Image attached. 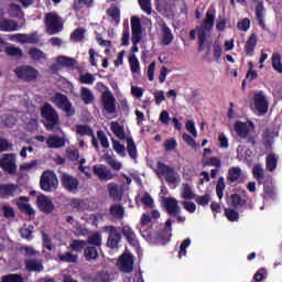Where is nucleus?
<instances>
[{
	"instance_id": "nucleus-1",
	"label": "nucleus",
	"mask_w": 282,
	"mask_h": 282,
	"mask_svg": "<svg viewBox=\"0 0 282 282\" xmlns=\"http://www.w3.org/2000/svg\"><path fill=\"white\" fill-rule=\"evenodd\" d=\"M215 28V10H207L206 18L203 21L200 28L197 29L198 32V52H204L206 50V41H208V33Z\"/></svg>"
},
{
	"instance_id": "nucleus-2",
	"label": "nucleus",
	"mask_w": 282,
	"mask_h": 282,
	"mask_svg": "<svg viewBox=\"0 0 282 282\" xmlns=\"http://www.w3.org/2000/svg\"><path fill=\"white\" fill-rule=\"evenodd\" d=\"M40 113L45 120V129L47 131H54V129H56L57 124L61 122V118L58 117L56 109L51 106L50 102H44L40 109Z\"/></svg>"
},
{
	"instance_id": "nucleus-3",
	"label": "nucleus",
	"mask_w": 282,
	"mask_h": 282,
	"mask_svg": "<svg viewBox=\"0 0 282 282\" xmlns=\"http://www.w3.org/2000/svg\"><path fill=\"white\" fill-rule=\"evenodd\" d=\"M40 188L45 193H52L58 188V177L53 171H44L40 177Z\"/></svg>"
},
{
	"instance_id": "nucleus-4",
	"label": "nucleus",
	"mask_w": 282,
	"mask_h": 282,
	"mask_svg": "<svg viewBox=\"0 0 282 282\" xmlns=\"http://www.w3.org/2000/svg\"><path fill=\"white\" fill-rule=\"evenodd\" d=\"M155 173L159 177H164L167 184H177V180H180V174H177L175 169L161 161L156 163Z\"/></svg>"
},
{
	"instance_id": "nucleus-5",
	"label": "nucleus",
	"mask_w": 282,
	"mask_h": 282,
	"mask_svg": "<svg viewBox=\"0 0 282 282\" xmlns=\"http://www.w3.org/2000/svg\"><path fill=\"white\" fill-rule=\"evenodd\" d=\"M14 74L19 80L23 83H33L39 78V70L34 66L22 65L14 69Z\"/></svg>"
},
{
	"instance_id": "nucleus-6",
	"label": "nucleus",
	"mask_w": 282,
	"mask_h": 282,
	"mask_svg": "<svg viewBox=\"0 0 282 282\" xmlns=\"http://www.w3.org/2000/svg\"><path fill=\"white\" fill-rule=\"evenodd\" d=\"M44 23L47 34H58V32H63V19L57 13H46Z\"/></svg>"
},
{
	"instance_id": "nucleus-7",
	"label": "nucleus",
	"mask_w": 282,
	"mask_h": 282,
	"mask_svg": "<svg viewBox=\"0 0 282 282\" xmlns=\"http://www.w3.org/2000/svg\"><path fill=\"white\" fill-rule=\"evenodd\" d=\"M131 32H132L131 52L135 54L139 51L138 43L142 41V21H140V18L138 17L131 18Z\"/></svg>"
},
{
	"instance_id": "nucleus-8",
	"label": "nucleus",
	"mask_w": 282,
	"mask_h": 282,
	"mask_svg": "<svg viewBox=\"0 0 282 282\" xmlns=\"http://www.w3.org/2000/svg\"><path fill=\"white\" fill-rule=\"evenodd\" d=\"M51 100L53 105L57 106L58 109H62V111H65L67 116H74V113H76V110L72 108V101H69L67 95L55 93Z\"/></svg>"
},
{
	"instance_id": "nucleus-9",
	"label": "nucleus",
	"mask_w": 282,
	"mask_h": 282,
	"mask_svg": "<svg viewBox=\"0 0 282 282\" xmlns=\"http://www.w3.org/2000/svg\"><path fill=\"white\" fill-rule=\"evenodd\" d=\"M0 167L4 173H8V175H17V170L19 169L17 165V154H4L0 159Z\"/></svg>"
},
{
	"instance_id": "nucleus-10",
	"label": "nucleus",
	"mask_w": 282,
	"mask_h": 282,
	"mask_svg": "<svg viewBox=\"0 0 282 282\" xmlns=\"http://www.w3.org/2000/svg\"><path fill=\"white\" fill-rule=\"evenodd\" d=\"M133 263H135V260L131 253H122L117 260L120 272H124V274H131L133 272Z\"/></svg>"
},
{
	"instance_id": "nucleus-11",
	"label": "nucleus",
	"mask_w": 282,
	"mask_h": 282,
	"mask_svg": "<svg viewBox=\"0 0 282 282\" xmlns=\"http://www.w3.org/2000/svg\"><path fill=\"white\" fill-rule=\"evenodd\" d=\"M104 232H108V241H107V246L108 248H116L118 246V243H120V240L122 239V236L120 235V231L118 229V227L116 226H105L102 228Z\"/></svg>"
},
{
	"instance_id": "nucleus-12",
	"label": "nucleus",
	"mask_w": 282,
	"mask_h": 282,
	"mask_svg": "<svg viewBox=\"0 0 282 282\" xmlns=\"http://www.w3.org/2000/svg\"><path fill=\"white\" fill-rule=\"evenodd\" d=\"M10 41H17L18 43H21L22 45L30 44V45H36L39 44V33H17L10 35Z\"/></svg>"
},
{
	"instance_id": "nucleus-13",
	"label": "nucleus",
	"mask_w": 282,
	"mask_h": 282,
	"mask_svg": "<svg viewBox=\"0 0 282 282\" xmlns=\"http://www.w3.org/2000/svg\"><path fill=\"white\" fill-rule=\"evenodd\" d=\"M234 129L238 137L241 138V140H246L248 138V142L254 147L257 144V141H254V138L249 137L250 135V128L248 127L247 122L243 121H236L234 124Z\"/></svg>"
},
{
	"instance_id": "nucleus-14",
	"label": "nucleus",
	"mask_w": 282,
	"mask_h": 282,
	"mask_svg": "<svg viewBox=\"0 0 282 282\" xmlns=\"http://www.w3.org/2000/svg\"><path fill=\"white\" fill-rule=\"evenodd\" d=\"M61 183L63 188H65V191H68V193H76L78 191V186H80V182L78 181V178L67 173L62 174Z\"/></svg>"
},
{
	"instance_id": "nucleus-15",
	"label": "nucleus",
	"mask_w": 282,
	"mask_h": 282,
	"mask_svg": "<svg viewBox=\"0 0 282 282\" xmlns=\"http://www.w3.org/2000/svg\"><path fill=\"white\" fill-rule=\"evenodd\" d=\"M253 107L260 116H265V113H268L269 104L263 91H259L253 96Z\"/></svg>"
},
{
	"instance_id": "nucleus-16",
	"label": "nucleus",
	"mask_w": 282,
	"mask_h": 282,
	"mask_svg": "<svg viewBox=\"0 0 282 282\" xmlns=\"http://www.w3.org/2000/svg\"><path fill=\"white\" fill-rule=\"evenodd\" d=\"M101 105L107 113H116V97H113L111 91H105L101 94Z\"/></svg>"
},
{
	"instance_id": "nucleus-17",
	"label": "nucleus",
	"mask_w": 282,
	"mask_h": 282,
	"mask_svg": "<svg viewBox=\"0 0 282 282\" xmlns=\"http://www.w3.org/2000/svg\"><path fill=\"white\" fill-rule=\"evenodd\" d=\"M37 206L45 215H52V213H54V203H52L45 195L37 197Z\"/></svg>"
},
{
	"instance_id": "nucleus-18",
	"label": "nucleus",
	"mask_w": 282,
	"mask_h": 282,
	"mask_svg": "<svg viewBox=\"0 0 282 282\" xmlns=\"http://www.w3.org/2000/svg\"><path fill=\"white\" fill-rule=\"evenodd\" d=\"M163 204L167 215H180L181 208L178 202L174 197H167L163 199Z\"/></svg>"
},
{
	"instance_id": "nucleus-19",
	"label": "nucleus",
	"mask_w": 282,
	"mask_h": 282,
	"mask_svg": "<svg viewBox=\"0 0 282 282\" xmlns=\"http://www.w3.org/2000/svg\"><path fill=\"white\" fill-rule=\"evenodd\" d=\"M24 265H25L26 272H37L39 273V272H43V270H45V267H43V262H41V260L35 259V258L24 260Z\"/></svg>"
},
{
	"instance_id": "nucleus-20",
	"label": "nucleus",
	"mask_w": 282,
	"mask_h": 282,
	"mask_svg": "<svg viewBox=\"0 0 282 282\" xmlns=\"http://www.w3.org/2000/svg\"><path fill=\"white\" fill-rule=\"evenodd\" d=\"M252 1L253 3H258L256 7V19L258 21V25H260L262 30H265V20H263V17L265 14V7H263V0Z\"/></svg>"
},
{
	"instance_id": "nucleus-21",
	"label": "nucleus",
	"mask_w": 282,
	"mask_h": 282,
	"mask_svg": "<svg viewBox=\"0 0 282 282\" xmlns=\"http://www.w3.org/2000/svg\"><path fill=\"white\" fill-rule=\"evenodd\" d=\"M155 7L160 14H169L173 12L175 3L171 0H156Z\"/></svg>"
},
{
	"instance_id": "nucleus-22",
	"label": "nucleus",
	"mask_w": 282,
	"mask_h": 282,
	"mask_svg": "<svg viewBox=\"0 0 282 282\" xmlns=\"http://www.w3.org/2000/svg\"><path fill=\"white\" fill-rule=\"evenodd\" d=\"M259 42V37L257 36V33H252L246 44H245V52L247 56H254V50H257V43Z\"/></svg>"
},
{
	"instance_id": "nucleus-23",
	"label": "nucleus",
	"mask_w": 282,
	"mask_h": 282,
	"mask_svg": "<svg viewBox=\"0 0 282 282\" xmlns=\"http://www.w3.org/2000/svg\"><path fill=\"white\" fill-rule=\"evenodd\" d=\"M0 30L1 32H17L19 22L11 19L0 20Z\"/></svg>"
},
{
	"instance_id": "nucleus-24",
	"label": "nucleus",
	"mask_w": 282,
	"mask_h": 282,
	"mask_svg": "<svg viewBox=\"0 0 282 282\" xmlns=\"http://www.w3.org/2000/svg\"><path fill=\"white\" fill-rule=\"evenodd\" d=\"M48 149H63L65 147V138L56 134L48 137L46 140Z\"/></svg>"
},
{
	"instance_id": "nucleus-25",
	"label": "nucleus",
	"mask_w": 282,
	"mask_h": 282,
	"mask_svg": "<svg viewBox=\"0 0 282 282\" xmlns=\"http://www.w3.org/2000/svg\"><path fill=\"white\" fill-rule=\"evenodd\" d=\"M110 129L118 140L124 141L128 139L127 132L124 131V126L119 124L118 121H112L110 123Z\"/></svg>"
},
{
	"instance_id": "nucleus-26",
	"label": "nucleus",
	"mask_w": 282,
	"mask_h": 282,
	"mask_svg": "<svg viewBox=\"0 0 282 282\" xmlns=\"http://www.w3.org/2000/svg\"><path fill=\"white\" fill-rule=\"evenodd\" d=\"M93 171L101 182L113 180V173H111L110 170H107V167H98L97 165H94Z\"/></svg>"
},
{
	"instance_id": "nucleus-27",
	"label": "nucleus",
	"mask_w": 282,
	"mask_h": 282,
	"mask_svg": "<svg viewBox=\"0 0 282 282\" xmlns=\"http://www.w3.org/2000/svg\"><path fill=\"white\" fill-rule=\"evenodd\" d=\"M121 232L123 237L127 239L128 243L131 246H135L138 243V240L135 239V232L129 225H126L121 228Z\"/></svg>"
},
{
	"instance_id": "nucleus-28",
	"label": "nucleus",
	"mask_w": 282,
	"mask_h": 282,
	"mask_svg": "<svg viewBox=\"0 0 282 282\" xmlns=\"http://www.w3.org/2000/svg\"><path fill=\"white\" fill-rule=\"evenodd\" d=\"M29 56L34 62H41L47 59V54H45L43 51L36 47H31L29 50Z\"/></svg>"
},
{
	"instance_id": "nucleus-29",
	"label": "nucleus",
	"mask_w": 282,
	"mask_h": 282,
	"mask_svg": "<svg viewBox=\"0 0 282 282\" xmlns=\"http://www.w3.org/2000/svg\"><path fill=\"white\" fill-rule=\"evenodd\" d=\"M108 193L109 197H111V199H115L116 202H120L122 199V191L118 188V185L116 183L108 184Z\"/></svg>"
},
{
	"instance_id": "nucleus-30",
	"label": "nucleus",
	"mask_w": 282,
	"mask_h": 282,
	"mask_svg": "<svg viewBox=\"0 0 282 282\" xmlns=\"http://www.w3.org/2000/svg\"><path fill=\"white\" fill-rule=\"evenodd\" d=\"M127 152L132 160H138V147L135 145V141H133L132 137H128L127 139Z\"/></svg>"
},
{
	"instance_id": "nucleus-31",
	"label": "nucleus",
	"mask_w": 282,
	"mask_h": 282,
	"mask_svg": "<svg viewBox=\"0 0 282 282\" xmlns=\"http://www.w3.org/2000/svg\"><path fill=\"white\" fill-rule=\"evenodd\" d=\"M162 45H171L173 43V32L171 31V28H169L166 24H163L162 26Z\"/></svg>"
},
{
	"instance_id": "nucleus-32",
	"label": "nucleus",
	"mask_w": 282,
	"mask_h": 282,
	"mask_svg": "<svg viewBox=\"0 0 282 282\" xmlns=\"http://www.w3.org/2000/svg\"><path fill=\"white\" fill-rule=\"evenodd\" d=\"M276 164H279V158L274 153H269L265 159L267 171L270 173L276 170Z\"/></svg>"
},
{
	"instance_id": "nucleus-33",
	"label": "nucleus",
	"mask_w": 282,
	"mask_h": 282,
	"mask_svg": "<svg viewBox=\"0 0 282 282\" xmlns=\"http://www.w3.org/2000/svg\"><path fill=\"white\" fill-rule=\"evenodd\" d=\"M94 6V0H74L72 9L74 12H80L83 8H91Z\"/></svg>"
},
{
	"instance_id": "nucleus-34",
	"label": "nucleus",
	"mask_w": 282,
	"mask_h": 282,
	"mask_svg": "<svg viewBox=\"0 0 282 282\" xmlns=\"http://www.w3.org/2000/svg\"><path fill=\"white\" fill-rule=\"evenodd\" d=\"M80 98L85 105H91L95 100L94 93L87 87L80 88Z\"/></svg>"
},
{
	"instance_id": "nucleus-35",
	"label": "nucleus",
	"mask_w": 282,
	"mask_h": 282,
	"mask_svg": "<svg viewBox=\"0 0 282 282\" xmlns=\"http://www.w3.org/2000/svg\"><path fill=\"white\" fill-rule=\"evenodd\" d=\"M241 177V167H230L228 170L227 180L230 182V184H235L239 178Z\"/></svg>"
},
{
	"instance_id": "nucleus-36",
	"label": "nucleus",
	"mask_w": 282,
	"mask_h": 282,
	"mask_svg": "<svg viewBox=\"0 0 282 282\" xmlns=\"http://www.w3.org/2000/svg\"><path fill=\"white\" fill-rule=\"evenodd\" d=\"M17 191V185L14 184H2L0 185V195L1 197H12Z\"/></svg>"
},
{
	"instance_id": "nucleus-37",
	"label": "nucleus",
	"mask_w": 282,
	"mask_h": 282,
	"mask_svg": "<svg viewBox=\"0 0 282 282\" xmlns=\"http://www.w3.org/2000/svg\"><path fill=\"white\" fill-rule=\"evenodd\" d=\"M230 202L234 208H243V206L248 204V202L237 193L230 195Z\"/></svg>"
},
{
	"instance_id": "nucleus-38",
	"label": "nucleus",
	"mask_w": 282,
	"mask_h": 282,
	"mask_svg": "<svg viewBox=\"0 0 282 282\" xmlns=\"http://www.w3.org/2000/svg\"><path fill=\"white\" fill-rule=\"evenodd\" d=\"M84 257L86 261H96L98 259V249L94 246L86 247L84 249Z\"/></svg>"
},
{
	"instance_id": "nucleus-39",
	"label": "nucleus",
	"mask_w": 282,
	"mask_h": 282,
	"mask_svg": "<svg viewBox=\"0 0 282 282\" xmlns=\"http://www.w3.org/2000/svg\"><path fill=\"white\" fill-rule=\"evenodd\" d=\"M107 15L115 21L116 25L120 24V8L117 6H111L109 9H107Z\"/></svg>"
},
{
	"instance_id": "nucleus-40",
	"label": "nucleus",
	"mask_w": 282,
	"mask_h": 282,
	"mask_svg": "<svg viewBox=\"0 0 282 282\" xmlns=\"http://www.w3.org/2000/svg\"><path fill=\"white\" fill-rule=\"evenodd\" d=\"M76 133L82 137L88 135L89 138H91L94 137V129H91V127L87 124H77Z\"/></svg>"
},
{
	"instance_id": "nucleus-41",
	"label": "nucleus",
	"mask_w": 282,
	"mask_h": 282,
	"mask_svg": "<svg viewBox=\"0 0 282 282\" xmlns=\"http://www.w3.org/2000/svg\"><path fill=\"white\" fill-rule=\"evenodd\" d=\"M87 243L94 248H100L102 246V236L99 232H95L88 237Z\"/></svg>"
},
{
	"instance_id": "nucleus-42",
	"label": "nucleus",
	"mask_w": 282,
	"mask_h": 282,
	"mask_svg": "<svg viewBox=\"0 0 282 282\" xmlns=\"http://www.w3.org/2000/svg\"><path fill=\"white\" fill-rule=\"evenodd\" d=\"M87 31L83 28L75 29L74 32L70 34V41L74 43H80L85 39V33Z\"/></svg>"
},
{
	"instance_id": "nucleus-43",
	"label": "nucleus",
	"mask_w": 282,
	"mask_h": 282,
	"mask_svg": "<svg viewBox=\"0 0 282 282\" xmlns=\"http://www.w3.org/2000/svg\"><path fill=\"white\" fill-rule=\"evenodd\" d=\"M70 208L76 212H83L87 208V204H85V200L79 198H72L69 203Z\"/></svg>"
},
{
	"instance_id": "nucleus-44",
	"label": "nucleus",
	"mask_w": 282,
	"mask_h": 282,
	"mask_svg": "<svg viewBox=\"0 0 282 282\" xmlns=\"http://www.w3.org/2000/svg\"><path fill=\"white\" fill-rule=\"evenodd\" d=\"M128 61L130 65V72H132V74H139L140 62L138 61V57L135 56V54L129 55Z\"/></svg>"
},
{
	"instance_id": "nucleus-45",
	"label": "nucleus",
	"mask_w": 282,
	"mask_h": 282,
	"mask_svg": "<svg viewBox=\"0 0 282 282\" xmlns=\"http://www.w3.org/2000/svg\"><path fill=\"white\" fill-rule=\"evenodd\" d=\"M58 259L62 263H77L78 256L72 252H65L64 254H58Z\"/></svg>"
},
{
	"instance_id": "nucleus-46",
	"label": "nucleus",
	"mask_w": 282,
	"mask_h": 282,
	"mask_svg": "<svg viewBox=\"0 0 282 282\" xmlns=\"http://www.w3.org/2000/svg\"><path fill=\"white\" fill-rule=\"evenodd\" d=\"M272 67L278 74H282L281 54L273 53L271 57Z\"/></svg>"
},
{
	"instance_id": "nucleus-47",
	"label": "nucleus",
	"mask_w": 282,
	"mask_h": 282,
	"mask_svg": "<svg viewBox=\"0 0 282 282\" xmlns=\"http://www.w3.org/2000/svg\"><path fill=\"white\" fill-rule=\"evenodd\" d=\"M110 215L117 219H122L124 217V208L121 205L115 204L110 207Z\"/></svg>"
},
{
	"instance_id": "nucleus-48",
	"label": "nucleus",
	"mask_w": 282,
	"mask_h": 282,
	"mask_svg": "<svg viewBox=\"0 0 282 282\" xmlns=\"http://www.w3.org/2000/svg\"><path fill=\"white\" fill-rule=\"evenodd\" d=\"M224 191H226V180L224 178V176H220L216 184V195L219 199H223Z\"/></svg>"
},
{
	"instance_id": "nucleus-49",
	"label": "nucleus",
	"mask_w": 282,
	"mask_h": 282,
	"mask_svg": "<svg viewBox=\"0 0 282 282\" xmlns=\"http://www.w3.org/2000/svg\"><path fill=\"white\" fill-rule=\"evenodd\" d=\"M86 246H87V241L85 240H73L70 243V250L73 252H83Z\"/></svg>"
},
{
	"instance_id": "nucleus-50",
	"label": "nucleus",
	"mask_w": 282,
	"mask_h": 282,
	"mask_svg": "<svg viewBox=\"0 0 282 282\" xmlns=\"http://www.w3.org/2000/svg\"><path fill=\"white\" fill-rule=\"evenodd\" d=\"M183 199H195V193H193V187L188 183L183 184Z\"/></svg>"
},
{
	"instance_id": "nucleus-51",
	"label": "nucleus",
	"mask_w": 282,
	"mask_h": 282,
	"mask_svg": "<svg viewBox=\"0 0 282 282\" xmlns=\"http://www.w3.org/2000/svg\"><path fill=\"white\" fill-rule=\"evenodd\" d=\"M56 61L58 65H62L63 67H74L76 63L74 58L67 56H58Z\"/></svg>"
},
{
	"instance_id": "nucleus-52",
	"label": "nucleus",
	"mask_w": 282,
	"mask_h": 282,
	"mask_svg": "<svg viewBox=\"0 0 282 282\" xmlns=\"http://www.w3.org/2000/svg\"><path fill=\"white\" fill-rule=\"evenodd\" d=\"M112 148L113 151H116V153H118V155H120L121 158H124L127 155L126 148L122 143H120V141L112 139Z\"/></svg>"
},
{
	"instance_id": "nucleus-53",
	"label": "nucleus",
	"mask_w": 282,
	"mask_h": 282,
	"mask_svg": "<svg viewBox=\"0 0 282 282\" xmlns=\"http://www.w3.org/2000/svg\"><path fill=\"white\" fill-rule=\"evenodd\" d=\"M156 239L163 243H169V241H171V231H169V229H162L158 231Z\"/></svg>"
},
{
	"instance_id": "nucleus-54",
	"label": "nucleus",
	"mask_w": 282,
	"mask_h": 282,
	"mask_svg": "<svg viewBox=\"0 0 282 282\" xmlns=\"http://www.w3.org/2000/svg\"><path fill=\"white\" fill-rule=\"evenodd\" d=\"M37 166L39 160H32L31 162L22 163L20 165V171H36Z\"/></svg>"
},
{
	"instance_id": "nucleus-55",
	"label": "nucleus",
	"mask_w": 282,
	"mask_h": 282,
	"mask_svg": "<svg viewBox=\"0 0 282 282\" xmlns=\"http://www.w3.org/2000/svg\"><path fill=\"white\" fill-rule=\"evenodd\" d=\"M267 278H268V270H265V268H261L253 275L252 282L265 281Z\"/></svg>"
},
{
	"instance_id": "nucleus-56",
	"label": "nucleus",
	"mask_w": 282,
	"mask_h": 282,
	"mask_svg": "<svg viewBox=\"0 0 282 282\" xmlns=\"http://www.w3.org/2000/svg\"><path fill=\"white\" fill-rule=\"evenodd\" d=\"M276 197V192L273 186L264 185L263 187V198L264 199H274Z\"/></svg>"
},
{
	"instance_id": "nucleus-57",
	"label": "nucleus",
	"mask_w": 282,
	"mask_h": 282,
	"mask_svg": "<svg viewBox=\"0 0 282 282\" xmlns=\"http://www.w3.org/2000/svg\"><path fill=\"white\" fill-rule=\"evenodd\" d=\"M95 82L96 77H94L90 73L79 76V83H82V85H94Z\"/></svg>"
},
{
	"instance_id": "nucleus-58",
	"label": "nucleus",
	"mask_w": 282,
	"mask_h": 282,
	"mask_svg": "<svg viewBox=\"0 0 282 282\" xmlns=\"http://www.w3.org/2000/svg\"><path fill=\"white\" fill-rule=\"evenodd\" d=\"M225 217H227L228 221L239 220V214L232 208H225Z\"/></svg>"
},
{
	"instance_id": "nucleus-59",
	"label": "nucleus",
	"mask_w": 282,
	"mask_h": 282,
	"mask_svg": "<svg viewBox=\"0 0 282 282\" xmlns=\"http://www.w3.org/2000/svg\"><path fill=\"white\" fill-rule=\"evenodd\" d=\"M97 138L102 149H109V139L107 138V134H105V131L102 130L97 131Z\"/></svg>"
},
{
	"instance_id": "nucleus-60",
	"label": "nucleus",
	"mask_w": 282,
	"mask_h": 282,
	"mask_svg": "<svg viewBox=\"0 0 282 282\" xmlns=\"http://www.w3.org/2000/svg\"><path fill=\"white\" fill-rule=\"evenodd\" d=\"M1 282H23V276H21V274L11 273L3 275Z\"/></svg>"
},
{
	"instance_id": "nucleus-61",
	"label": "nucleus",
	"mask_w": 282,
	"mask_h": 282,
	"mask_svg": "<svg viewBox=\"0 0 282 282\" xmlns=\"http://www.w3.org/2000/svg\"><path fill=\"white\" fill-rule=\"evenodd\" d=\"M252 173L256 180H263V177H265V172L263 171V167L261 166V164L254 165Z\"/></svg>"
},
{
	"instance_id": "nucleus-62",
	"label": "nucleus",
	"mask_w": 282,
	"mask_h": 282,
	"mask_svg": "<svg viewBox=\"0 0 282 282\" xmlns=\"http://www.w3.org/2000/svg\"><path fill=\"white\" fill-rule=\"evenodd\" d=\"M163 147H164V151H166V152L175 151V149H177V141L173 138L167 139L164 141Z\"/></svg>"
},
{
	"instance_id": "nucleus-63",
	"label": "nucleus",
	"mask_w": 282,
	"mask_h": 282,
	"mask_svg": "<svg viewBox=\"0 0 282 282\" xmlns=\"http://www.w3.org/2000/svg\"><path fill=\"white\" fill-rule=\"evenodd\" d=\"M138 1L141 10L145 12V14H151V12H153L151 8V0H138Z\"/></svg>"
},
{
	"instance_id": "nucleus-64",
	"label": "nucleus",
	"mask_w": 282,
	"mask_h": 282,
	"mask_svg": "<svg viewBox=\"0 0 282 282\" xmlns=\"http://www.w3.org/2000/svg\"><path fill=\"white\" fill-rule=\"evenodd\" d=\"M188 246H191V238H186L180 247V251H178V259H182V257H186V248H188Z\"/></svg>"
}]
</instances>
